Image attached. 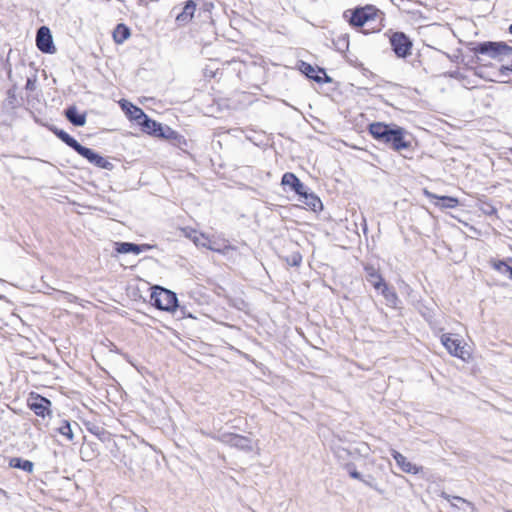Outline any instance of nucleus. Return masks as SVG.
I'll return each instance as SVG.
<instances>
[{
	"mask_svg": "<svg viewBox=\"0 0 512 512\" xmlns=\"http://www.w3.org/2000/svg\"><path fill=\"white\" fill-rule=\"evenodd\" d=\"M369 132L374 139L389 145L395 151L411 147L408 132L395 124L388 125L382 122H374L369 125Z\"/></svg>",
	"mask_w": 512,
	"mask_h": 512,
	"instance_id": "obj_1",
	"label": "nucleus"
},
{
	"mask_svg": "<svg viewBox=\"0 0 512 512\" xmlns=\"http://www.w3.org/2000/svg\"><path fill=\"white\" fill-rule=\"evenodd\" d=\"M376 15L377 9L371 5L357 8L354 11L347 10L343 14L344 18L355 27H362L367 22L374 20Z\"/></svg>",
	"mask_w": 512,
	"mask_h": 512,
	"instance_id": "obj_2",
	"label": "nucleus"
},
{
	"mask_svg": "<svg viewBox=\"0 0 512 512\" xmlns=\"http://www.w3.org/2000/svg\"><path fill=\"white\" fill-rule=\"evenodd\" d=\"M151 301L160 310L173 311L177 307L176 294L161 287L154 289L151 294Z\"/></svg>",
	"mask_w": 512,
	"mask_h": 512,
	"instance_id": "obj_3",
	"label": "nucleus"
},
{
	"mask_svg": "<svg viewBox=\"0 0 512 512\" xmlns=\"http://www.w3.org/2000/svg\"><path fill=\"white\" fill-rule=\"evenodd\" d=\"M215 439L244 452H251L254 448L253 441L250 438L239 434L223 433Z\"/></svg>",
	"mask_w": 512,
	"mask_h": 512,
	"instance_id": "obj_4",
	"label": "nucleus"
},
{
	"mask_svg": "<svg viewBox=\"0 0 512 512\" xmlns=\"http://www.w3.org/2000/svg\"><path fill=\"white\" fill-rule=\"evenodd\" d=\"M441 343L451 355L462 360H465L467 357H469V353L465 349V346L462 345V341L453 337L451 334H443L441 336Z\"/></svg>",
	"mask_w": 512,
	"mask_h": 512,
	"instance_id": "obj_5",
	"label": "nucleus"
},
{
	"mask_svg": "<svg viewBox=\"0 0 512 512\" xmlns=\"http://www.w3.org/2000/svg\"><path fill=\"white\" fill-rule=\"evenodd\" d=\"M27 405L37 416L44 418L51 414V402L39 394L31 393L27 399Z\"/></svg>",
	"mask_w": 512,
	"mask_h": 512,
	"instance_id": "obj_6",
	"label": "nucleus"
},
{
	"mask_svg": "<svg viewBox=\"0 0 512 512\" xmlns=\"http://www.w3.org/2000/svg\"><path fill=\"white\" fill-rule=\"evenodd\" d=\"M390 44L398 57L405 58L411 53L412 43L402 32L394 33L390 38Z\"/></svg>",
	"mask_w": 512,
	"mask_h": 512,
	"instance_id": "obj_7",
	"label": "nucleus"
},
{
	"mask_svg": "<svg viewBox=\"0 0 512 512\" xmlns=\"http://www.w3.org/2000/svg\"><path fill=\"white\" fill-rule=\"evenodd\" d=\"M139 125L142 126L145 132L155 136L170 138L172 134H174V131H172L169 127L163 128L160 123L148 118L146 114L145 117L139 121Z\"/></svg>",
	"mask_w": 512,
	"mask_h": 512,
	"instance_id": "obj_8",
	"label": "nucleus"
},
{
	"mask_svg": "<svg viewBox=\"0 0 512 512\" xmlns=\"http://www.w3.org/2000/svg\"><path fill=\"white\" fill-rule=\"evenodd\" d=\"M36 45L38 49L44 53L55 52L52 35L48 27L42 26L38 29L36 35Z\"/></svg>",
	"mask_w": 512,
	"mask_h": 512,
	"instance_id": "obj_9",
	"label": "nucleus"
},
{
	"mask_svg": "<svg viewBox=\"0 0 512 512\" xmlns=\"http://www.w3.org/2000/svg\"><path fill=\"white\" fill-rule=\"evenodd\" d=\"M186 236L189 239H191L196 246H201L212 251H221V248L218 245V243L215 240L206 236L205 234L198 233L197 231L192 230L189 233H187Z\"/></svg>",
	"mask_w": 512,
	"mask_h": 512,
	"instance_id": "obj_10",
	"label": "nucleus"
},
{
	"mask_svg": "<svg viewBox=\"0 0 512 512\" xmlns=\"http://www.w3.org/2000/svg\"><path fill=\"white\" fill-rule=\"evenodd\" d=\"M282 185L290 186L292 190L300 196L308 197L306 187L304 184L295 176V174L287 172L283 175L281 180Z\"/></svg>",
	"mask_w": 512,
	"mask_h": 512,
	"instance_id": "obj_11",
	"label": "nucleus"
},
{
	"mask_svg": "<svg viewBox=\"0 0 512 512\" xmlns=\"http://www.w3.org/2000/svg\"><path fill=\"white\" fill-rule=\"evenodd\" d=\"M391 454H392L394 460L396 461L397 465L403 472L409 473V474H418L422 470V467H419V466L411 463L410 461H408L407 458L404 455H402L400 452H398L396 450H392Z\"/></svg>",
	"mask_w": 512,
	"mask_h": 512,
	"instance_id": "obj_12",
	"label": "nucleus"
},
{
	"mask_svg": "<svg viewBox=\"0 0 512 512\" xmlns=\"http://www.w3.org/2000/svg\"><path fill=\"white\" fill-rule=\"evenodd\" d=\"M501 42H483L479 43L475 48V53L486 54L491 58H497L501 55Z\"/></svg>",
	"mask_w": 512,
	"mask_h": 512,
	"instance_id": "obj_13",
	"label": "nucleus"
},
{
	"mask_svg": "<svg viewBox=\"0 0 512 512\" xmlns=\"http://www.w3.org/2000/svg\"><path fill=\"white\" fill-rule=\"evenodd\" d=\"M196 7L197 5L193 0L186 1L182 12L176 16V21L179 24L188 23L193 18Z\"/></svg>",
	"mask_w": 512,
	"mask_h": 512,
	"instance_id": "obj_14",
	"label": "nucleus"
},
{
	"mask_svg": "<svg viewBox=\"0 0 512 512\" xmlns=\"http://www.w3.org/2000/svg\"><path fill=\"white\" fill-rule=\"evenodd\" d=\"M148 249H150V246L146 244L137 245L129 242L116 243V251L118 253H133L138 255Z\"/></svg>",
	"mask_w": 512,
	"mask_h": 512,
	"instance_id": "obj_15",
	"label": "nucleus"
},
{
	"mask_svg": "<svg viewBox=\"0 0 512 512\" xmlns=\"http://www.w3.org/2000/svg\"><path fill=\"white\" fill-rule=\"evenodd\" d=\"M122 109L126 112V114L130 117V119L136 121L139 124V121L145 117V113L142 109L137 106H134L132 103L124 100L121 103Z\"/></svg>",
	"mask_w": 512,
	"mask_h": 512,
	"instance_id": "obj_16",
	"label": "nucleus"
},
{
	"mask_svg": "<svg viewBox=\"0 0 512 512\" xmlns=\"http://www.w3.org/2000/svg\"><path fill=\"white\" fill-rule=\"evenodd\" d=\"M426 194L433 199H436L435 205L440 208H454L458 205L459 201L457 198L450 196H437L435 194L429 193L426 191Z\"/></svg>",
	"mask_w": 512,
	"mask_h": 512,
	"instance_id": "obj_17",
	"label": "nucleus"
},
{
	"mask_svg": "<svg viewBox=\"0 0 512 512\" xmlns=\"http://www.w3.org/2000/svg\"><path fill=\"white\" fill-rule=\"evenodd\" d=\"M367 281L376 289L380 290L386 283L383 281L381 275L373 267H367Z\"/></svg>",
	"mask_w": 512,
	"mask_h": 512,
	"instance_id": "obj_18",
	"label": "nucleus"
},
{
	"mask_svg": "<svg viewBox=\"0 0 512 512\" xmlns=\"http://www.w3.org/2000/svg\"><path fill=\"white\" fill-rule=\"evenodd\" d=\"M67 119L75 126H84L86 123V115L79 114L76 107H69L65 111Z\"/></svg>",
	"mask_w": 512,
	"mask_h": 512,
	"instance_id": "obj_19",
	"label": "nucleus"
},
{
	"mask_svg": "<svg viewBox=\"0 0 512 512\" xmlns=\"http://www.w3.org/2000/svg\"><path fill=\"white\" fill-rule=\"evenodd\" d=\"M130 37V30L124 24H118L113 32V39L117 44H122Z\"/></svg>",
	"mask_w": 512,
	"mask_h": 512,
	"instance_id": "obj_20",
	"label": "nucleus"
},
{
	"mask_svg": "<svg viewBox=\"0 0 512 512\" xmlns=\"http://www.w3.org/2000/svg\"><path fill=\"white\" fill-rule=\"evenodd\" d=\"M9 465L13 468L22 469L28 473H31L34 468V464L29 460H24L18 457L12 458Z\"/></svg>",
	"mask_w": 512,
	"mask_h": 512,
	"instance_id": "obj_21",
	"label": "nucleus"
},
{
	"mask_svg": "<svg viewBox=\"0 0 512 512\" xmlns=\"http://www.w3.org/2000/svg\"><path fill=\"white\" fill-rule=\"evenodd\" d=\"M379 291H381L384 296L387 305L390 307H396L398 303V296L393 289H390L387 284L383 286Z\"/></svg>",
	"mask_w": 512,
	"mask_h": 512,
	"instance_id": "obj_22",
	"label": "nucleus"
},
{
	"mask_svg": "<svg viewBox=\"0 0 512 512\" xmlns=\"http://www.w3.org/2000/svg\"><path fill=\"white\" fill-rule=\"evenodd\" d=\"M300 70L310 79H313L317 82L321 81V78L317 75V70L311 64L302 61L300 63ZM320 71L322 70L319 69L318 72Z\"/></svg>",
	"mask_w": 512,
	"mask_h": 512,
	"instance_id": "obj_23",
	"label": "nucleus"
},
{
	"mask_svg": "<svg viewBox=\"0 0 512 512\" xmlns=\"http://www.w3.org/2000/svg\"><path fill=\"white\" fill-rule=\"evenodd\" d=\"M53 131L55 135L69 147L75 150V148L78 146L79 143L64 130L54 129Z\"/></svg>",
	"mask_w": 512,
	"mask_h": 512,
	"instance_id": "obj_24",
	"label": "nucleus"
},
{
	"mask_svg": "<svg viewBox=\"0 0 512 512\" xmlns=\"http://www.w3.org/2000/svg\"><path fill=\"white\" fill-rule=\"evenodd\" d=\"M492 267L501 274L508 275L511 278L512 266L504 261H493Z\"/></svg>",
	"mask_w": 512,
	"mask_h": 512,
	"instance_id": "obj_25",
	"label": "nucleus"
},
{
	"mask_svg": "<svg viewBox=\"0 0 512 512\" xmlns=\"http://www.w3.org/2000/svg\"><path fill=\"white\" fill-rule=\"evenodd\" d=\"M441 497H442V498H444L445 500H447L449 503H451V502H452V500H454V501H456V502H459V503H461V504L465 505V506H466L467 508H469L471 511H473V510H474V505H473L471 502H469V501L465 500V499H464V498H462V497H459V496H451V495L447 494L446 492H442V493H441Z\"/></svg>",
	"mask_w": 512,
	"mask_h": 512,
	"instance_id": "obj_26",
	"label": "nucleus"
},
{
	"mask_svg": "<svg viewBox=\"0 0 512 512\" xmlns=\"http://www.w3.org/2000/svg\"><path fill=\"white\" fill-rule=\"evenodd\" d=\"M509 73L510 70L508 66H501L496 74V77L494 79H491V81L499 83H508Z\"/></svg>",
	"mask_w": 512,
	"mask_h": 512,
	"instance_id": "obj_27",
	"label": "nucleus"
},
{
	"mask_svg": "<svg viewBox=\"0 0 512 512\" xmlns=\"http://www.w3.org/2000/svg\"><path fill=\"white\" fill-rule=\"evenodd\" d=\"M75 151L82 157L86 158L90 163L93 162L94 156L96 154V152H94L92 149L84 147L80 143L75 148Z\"/></svg>",
	"mask_w": 512,
	"mask_h": 512,
	"instance_id": "obj_28",
	"label": "nucleus"
},
{
	"mask_svg": "<svg viewBox=\"0 0 512 512\" xmlns=\"http://www.w3.org/2000/svg\"><path fill=\"white\" fill-rule=\"evenodd\" d=\"M332 450H333V453L335 454V456L339 459V460H347L349 458V456L352 454V452L347 449V448H344L340 445H334L332 447Z\"/></svg>",
	"mask_w": 512,
	"mask_h": 512,
	"instance_id": "obj_29",
	"label": "nucleus"
},
{
	"mask_svg": "<svg viewBox=\"0 0 512 512\" xmlns=\"http://www.w3.org/2000/svg\"><path fill=\"white\" fill-rule=\"evenodd\" d=\"M87 429L90 433L97 436L100 440H105L106 436L108 435V433L103 427L96 424H89L87 426Z\"/></svg>",
	"mask_w": 512,
	"mask_h": 512,
	"instance_id": "obj_30",
	"label": "nucleus"
},
{
	"mask_svg": "<svg viewBox=\"0 0 512 512\" xmlns=\"http://www.w3.org/2000/svg\"><path fill=\"white\" fill-rule=\"evenodd\" d=\"M92 164H94L95 166H97L99 168H103V169H107V170H111L113 168V164L111 162H109L107 159H105L104 157H102L101 155H99L97 153L94 156Z\"/></svg>",
	"mask_w": 512,
	"mask_h": 512,
	"instance_id": "obj_31",
	"label": "nucleus"
},
{
	"mask_svg": "<svg viewBox=\"0 0 512 512\" xmlns=\"http://www.w3.org/2000/svg\"><path fill=\"white\" fill-rule=\"evenodd\" d=\"M58 432L67 437L68 440L73 439V432L68 421H63L62 425L58 428Z\"/></svg>",
	"mask_w": 512,
	"mask_h": 512,
	"instance_id": "obj_32",
	"label": "nucleus"
},
{
	"mask_svg": "<svg viewBox=\"0 0 512 512\" xmlns=\"http://www.w3.org/2000/svg\"><path fill=\"white\" fill-rule=\"evenodd\" d=\"M307 196L308 197H304L306 199V204L311 206V208L313 210H316L317 207H321L322 206V203H321L319 198H317L313 194H308V193H307Z\"/></svg>",
	"mask_w": 512,
	"mask_h": 512,
	"instance_id": "obj_33",
	"label": "nucleus"
},
{
	"mask_svg": "<svg viewBox=\"0 0 512 512\" xmlns=\"http://www.w3.org/2000/svg\"><path fill=\"white\" fill-rule=\"evenodd\" d=\"M355 451L361 456L367 457L369 455L370 448L366 443H362L355 449Z\"/></svg>",
	"mask_w": 512,
	"mask_h": 512,
	"instance_id": "obj_34",
	"label": "nucleus"
},
{
	"mask_svg": "<svg viewBox=\"0 0 512 512\" xmlns=\"http://www.w3.org/2000/svg\"><path fill=\"white\" fill-rule=\"evenodd\" d=\"M347 469L349 471V475L354 478V479H357V480H363V477L362 475L355 470L354 466L352 464H348L347 465Z\"/></svg>",
	"mask_w": 512,
	"mask_h": 512,
	"instance_id": "obj_35",
	"label": "nucleus"
},
{
	"mask_svg": "<svg viewBox=\"0 0 512 512\" xmlns=\"http://www.w3.org/2000/svg\"><path fill=\"white\" fill-rule=\"evenodd\" d=\"M500 50L501 55H512V46H509L504 42H501Z\"/></svg>",
	"mask_w": 512,
	"mask_h": 512,
	"instance_id": "obj_36",
	"label": "nucleus"
},
{
	"mask_svg": "<svg viewBox=\"0 0 512 512\" xmlns=\"http://www.w3.org/2000/svg\"><path fill=\"white\" fill-rule=\"evenodd\" d=\"M302 261V257L299 254H294L291 256V260H289V264L292 266H298L300 265Z\"/></svg>",
	"mask_w": 512,
	"mask_h": 512,
	"instance_id": "obj_37",
	"label": "nucleus"
},
{
	"mask_svg": "<svg viewBox=\"0 0 512 512\" xmlns=\"http://www.w3.org/2000/svg\"><path fill=\"white\" fill-rule=\"evenodd\" d=\"M364 484L368 485L369 487L373 488V489H377L376 486L371 482V481H367L363 478V480H361Z\"/></svg>",
	"mask_w": 512,
	"mask_h": 512,
	"instance_id": "obj_38",
	"label": "nucleus"
},
{
	"mask_svg": "<svg viewBox=\"0 0 512 512\" xmlns=\"http://www.w3.org/2000/svg\"><path fill=\"white\" fill-rule=\"evenodd\" d=\"M451 505L454 506V507H457L459 506V503H454L453 501L451 502Z\"/></svg>",
	"mask_w": 512,
	"mask_h": 512,
	"instance_id": "obj_39",
	"label": "nucleus"
},
{
	"mask_svg": "<svg viewBox=\"0 0 512 512\" xmlns=\"http://www.w3.org/2000/svg\"><path fill=\"white\" fill-rule=\"evenodd\" d=\"M62 295H63L65 298H69V297H71V295H69V294H67V293H63Z\"/></svg>",
	"mask_w": 512,
	"mask_h": 512,
	"instance_id": "obj_40",
	"label": "nucleus"
},
{
	"mask_svg": "<svg viewBox=\"0 0 512 512\" xmlns=\"http://www.w3.org/2000/svg\"><path fill=\"white\" fill-rule=\"evenodd\" d=\"M509 32L512 34V24L509 26Z\"/></svg>",
	"mask_w": 512,
	"mask_h": 512,
	"instance_id": "obj_41",
	"label": "nucleus"
},
{
	"mask_svg": "<svg viewBox=\"0 0 512 512\" xmlns=\"http://www.w3.org/2000/svg\"><path fill=\"white\" fill-rule=\"evenodd\" d=\"M510 72H512V64L510 66H508Z\"/></svg>",
	"mask_w": 512,
	"mask_h": 512,
	"instance_id": "obj_42",
	"label": "nucleus"
},
{
	"mask_svg": "<svg viewBox=\"0 0 512 512\" xmlns=\"http://www.w3.org/2000/svg\"><path fill=\"white\" fill-rule=\"evenodd\" d=\"M510 279H512V271H511V278Z\"/></svg>",
	"mask_w": 512,
	"mask_h": 512,
	"instance_id": "obj_43",
	"label": "nucleus"
}]
</instances>
